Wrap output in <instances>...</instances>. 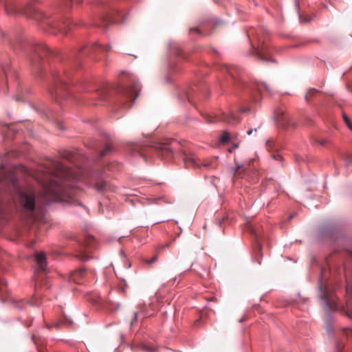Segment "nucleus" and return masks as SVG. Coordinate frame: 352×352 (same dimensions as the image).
Instances as JSON below:
<instances>
[{
	"label": "nucleus",
	"instance_id": "obj_1",
	"mask_svg": "<svg viewBox=\"0 0 352 352\" xmlns=\"http://www.w3.org/2000/svg\"><path fill=\"white\" fill-rule=\"evenodd\" d=\"M45 171L52 177L44 184L41 197L44 205L52 202H72L78 196L82 182L96 189L98 192L113 191V188L105 179L104 170H74L63 163L54 161L45 168Z\"/></svg>",
	"mask_w": 352,
	"mask_h": 352
},
{
	"label": "nucleus",
	"instance_id": "obj_34",
	"mask_svg": "<svg viewBox=\"0 0 352 352\" xmlns=\"http://www.w3.org/2000/svg\"><path fill=\"white\" fill-rule=\"evenodd\" d=\"M274 146L275 142L272 140H269L266 142V147L269 151L272 150Z\"/></svg>",
	"mask_w": 352,
	"mask_h": 352
},
{
	"label": "nucleus",
	"instance_id": "obj_24",
	"mask_svg": "<svg viewBox=\"0 0 352 352\" xmlns=\"http://www.w3.org/2000/svg\"><path fill=\"white\" fill-rule=\"evenodd\" d=\"M16 172H21L26 175H29L30 173L29 169L22 164L17 165L16 166Z\"/></svg>",
	"mask_w": 352,
	"mask_h": 352
},
{
	"label": "nucleus",
	"instance_id": "obj_29",
	"mask_svg": "<svg viewBox=\"0 0 352 352\" xmlns=\"http://www.w3.org/2000/svg\"><path fill=\"white\" fill-rule=\"evenodd\" d=\"M81 89L83 91H85V92H91V91H96V89H90L89 88V85L88 84V82H83L81 84Z\"/></svg>",
	"mask_w": 352,
	"mask_h": 352
},
{
	"label": "nucleus",
	"instance_id": "obj_22",
	"mask_svg": "<svg viewBox=\"0 0 352 352\" xmlns=\"http://www.w3.org/2000/svg\"><path fill=\"white\" fill-rule=\"evenodd\" d=\"M230 138V134L228 131H224L223 134L219 137V141L221 144L227 143Z\"/></svg>",
	"mask_w": 352,
	"mask_h": 352
},
{
	"label": "nucleus",
	"instance_id": "obj_37",
	"mask_svg": "<svg viewBox=\"0 0 352 352\" xmlns=\"http://www.w3.org/2000/svg\"><path fill=\"white\" fill-rule=\"evenodd\" d=\"M118 288L120 292H125V291L127 288V285L124 280L123 281V283H121V285L119 286Z\"/></svg>",
	"mask_w": 352,
	"mask_h": 352
},
{
	"label": "nucleus",
	"instance_id": "obj_2",
	"mask_svg": "<svg viewBox=\"0 0 352 352\" xmlns=\"http://www.w3.org/2000/svg\"><path fill=\"white\" fill-rule=\"evenodd\" d=\"M0 43H8L15 52L22 51L25 54L30 53L29 59L32 71L38 78L45 77V70L48 65L51 80L48 92L54 101H63V58L59 54L52 51L44 43L33 39L19 36L12 41L1 30Z\"/></svg>",
	"mask_w": 352,
	"mask_h": 352
},
{
	"label": "nucleus",
	"instance_id": "obj_28",
	"mask_svg": "<svg viewBox=\"0 0 352 352\" xmlns=\"http://www.w3.org/2000/svg\"><path fill=\"white\" fill-rule=\"evenodd\" d=\"M111 151V146L109 144H107L104 146V148L100 151V156L101 157L107 155Z\"/></svg>",
	"mask_w": 352,
	"mask_h": 352
},
{
	"label": "nucleus",
	"instance_id": "obj_58",
	"mask_svg": "<svg viewBox=\"0 0 352 352\" xmlns=\"http://www.w3.org/2000/svg\"><path fill=\"white\" fill-rule=\"evenodd\" d=\"M6 136H7V138H9V136L8 134H6Z\"/></svg>",
	"mask_w": 352,
	"mask_h": 352
},
{
	"label": "nucleus",
	"instance_id": "obj_50",
	"mask_svg": "<svg viewBox=\"0 0 352 352\" xmlns=\"http://www.w3.org/2000/svg\"><path fill=\"white\" fill-rule=\"evenodd\" d=\"M234 151V148H233V147H232V146H231L230 148H228V152H229L230 153H232Z\"/></svg>",
	"mask_w": 352,
	"mask_h": 352
},
{
	"label": "nucleus",
	"instance_id": "obj_42",
	"mask_svg": "<svg viewBox=\"0 0 352 352\" xmlns=\"http://www.w3.org/2000/svg\"><path fill=\"white\" fill-rule=\"evenodd\" d=\"M273 157L276 160H281L282 158H283L281 155H280L279 153H276V154L273 155Z\"/></svg>",
	"mask_w": 352,
	"mask_h": 352
},
{
	"label": "nucleus",
	"instance_id": "obj_27",
	"mask_svg": "<svg viewBox=\"0 0 352 352\" xmlns=\"http://www.w3.org/2000/svg\"><path fill=\"white\" fill-rule=\"evenodd\" d=\"M318 92H319V91L317 90V89H309L308 91H307V94H306V96H305L306 100H309V98L315 96Z\"/></svg>",
	"mask_w": 352,
	"mask_h": 352
},
{
	"label": "nucleus",
	"instance_id": "obj_30",
	"mask_svg": "<svg viewBox=\"0 0 352 352\" xmlns=\"http://www.w3.org/2000/svg\"><path fill=\"white\" fill-rule=\"evenodd\" d=\"M17 91H18V94L15 96V100L16 101H24L23 98L20 96V94H21V95L23 94V88L20 87Z\"/></svg>",
	"mask_w": 352,
	"mask_h": 352
},
{
	"label": "nucleus",
	"instance_id": "obj_8",
	"mask_svg": "<svg viewBox=\"0 0 352 352\" xmlns=\"http://www.w3.org/2000/svg\"><path fill=\"white\" fill-rule=\"evenodd\" d=\"M140 85L138 82L133 80L129 86H124L120 89L122 97L125 100L123 106L125 108H129L132 106L135 99L139 96Z\"/></svg>",
	"mask_w": 352,
	"mask_h": 352
},
{
	"label": "nucleus",
	"instance_id": "obj_18",
	"mask_svg": "<svg viewBox=\"0 0 352 352\" xmlns=\"http://www.w3.org/2000/svg\"><path fill=\"white\" fill-rule=\"evenodd\" d=\"M139 315H142L144 317H147V316H151L152 314H150V312L148 311V310H147L146 308H145V306L144 305H142L140 307V311H138V312H135L134 313V316L131 320V324H130V326L132 328L134 325L136 324V322L138 321V316Z\"/></svg>",
	"mask_w": 352,
	"mask_h": 352
},
{
	"label": "nucleus",
	"instance_id": "obj_16",
	"mask_svg": "<svg viewBox=\"0 0 352 352\" xmlns=\"http://www.w3.org/2000/svg\"><path fill=\"white\" fill-rule=\"evenodd\" d=\"M90 252L89 248L87 247L85 244H81L76 256L81 261H87L91 258L89 256Z\"/></svg>",
	"mask_w": 352,
	"mask_h": 352
},
{
	"label": "nucleus",
	"instance_id": "obj_3",
	"mask_svg": "<svg viewBox=\"0 0 352 352\" xmlns=\"http://www.w3.org/2000/svg\"><path fill=\"white\" fill-rule=\"evenodd\" d=\"M2 1L5 11L8 14H23L27 17L32 18L40 22L42 28L52 34L58 32L67 34L73 25V21L69 18H63L62 14L60 12L56 14L44 12L32 3L24 6L16 0Z\"/></svg>",
	"mask_w": 352,
	"mask_h": 352
},
{
	"label": "nucleus",
	"instance_id": "obj_57",
	"mask_svg": "<svg viewBox=\"0 0 352 352\" xmlns=\"http://www.w3.org/2000/svg\"><path fill=\"white\" fill-rule=\"evenodd\" d=\"M6 136H7V138H9V136L8 134H6Z\"/></svg>",
	"mask_w": 352,
	"mask_h": 352
},
{
	"label": "nucleus",
	"instance_id": "obj_19",
	"mask_svg": "<svg viewBox=\"0 0 352 352\" xmlns=\"http://www.w3.org/2000/svg\"><path fill=\"white\" fill-rule=\"evenodd\" d=\"M202 91H204L202 87H196L195 88H193V87L190 88V90L186 94L188 102H192V98L195 96L201 94V92H202Z\"/></svg>",
	"mask_w": 352,
	"mask_h": 352
},
{
	"label": "nucleus",
	"instance_id": "obj_45",
	"mask_svg": "<svg viewBox=\"0 0 352 352\" xmlns=\"http://www.w3.org/2000/svg\"><path fill=\"white\" fill-rule=\"evenodd\" d=\"M145 349L150 352H155V349L153 346H146Z\"/></svg>",
	"mask_w": 352,
	"mask_h": 352
},
{
	"label": "nucleus",
	"instance_id": "obj_33",
	"mask_svg": "<svg viewBox=\"0 0 352 352\" xmlns=\"http://www.w3.org/2000/svg\"><path fill=\"white\" fill-rule=\"evenodd\" d=\"M327 143V141L326 139H319V140H315V142H313V144H316V145H320V146H325Z\"/></svg>",
	"mask_w": 352,
	"mask_h": 352
},
{
	"label": "nucleus",
	"instance_id": "obj_26",
	"mask_svg": "<svg viewBox=\"0 0 352 352\" xmlns=\"http://www.w3.org/2000/svg\"><path fill=\"white\" fill-rule=\"evenodd\" d=\"M26 304H29L30 305H36V306H38L41 305V303L39 302V298L38 297L36 296V294H35L32 299L30 301H28L26 302Z\"/></svg>",
	"mask_w": 352,
	"mask_h": 352
},
{
	"label": "nucleus",
	"instance_id": "obj_46",
	"mask_svg": "<svg viewBox=\"0 0 352 352\" xmlns=\"http://www.w3.org/2000/svg\"><path fill=\"white\" fill-rule=\"evenodd\" d=\"M295 6H296V10L298 11H299V10H300L299 0H295Z\"/></svg>",
	"mask_w": 352,
	"mask_h": 352
},
{
	"label": "nucleus",
	"instance_id": "obj_38",
	"mask_svg": "<svg viewBox=\"0 0 352 352\" xmlns=\"http://www.w3.org/2000/svg\"><path fill=\"white\" fill-rule=\"evenodd\" d=\"M344 347V343L342 342H338L336 343V350L338 352H340Z\"/></svg>",
	"mask_w": 352,
	"mask_h": 352
},
{
	"label": "nucleus",
	"instance_id": "obj_43",
	"mask_svg": "<svg viewBox=\"0 0 352 352\" xmlns=\"http://www.w3.org/2000/svg\"><path fill=\"white\" fill-rule=\"evenodd\" d=\"M201 322V318H199L198 319H197L195 322H194V325L195 327H198Z\"/></svg>",
	"mask_w": 352,
	"mask_h": 352
},
{
	"label": "nucleus",
	"instance_id": "obj_31",
	"mask_svg": "<svg viewBox=\"0 0 352 352\" xmlns=\"http://www.w3.org/2000/svg\"><path fill=\"white\" fill-rule=\"evenodd\" d=\"M190 34L196 33V34H205L204 30L200 29L199 28H191L189 30Z\"/></svg>",
	"mask_w": 352,
	"mask_h": 352
},
{
	"label": "nucleus",
	"instance_id": "obj_15",
	"mask_svg": "<svg viewBox=\"0 0 352 352\" xmlns=\"http://www.w3.org/2000/svg\"><path fill=\"white\" fill-rule=\"evenodd\" d=\"M155 149L157 151V155H160L164 160H169L171 158L174 153L172 148L170 146L158 144Z\"/></svg>",
	"mask_w": 352,
	"mask_h": 352
},
{
	"label": "nucleus",
	"instance_id": "obj_11",
	"mask_svg": "<svg viewBox=\"0 0 352 352\" xmlns=\"http://www.w3.org/2000/svg\"><path fill=\"white\" fill-rule=\"evenodd\" d=\"M205 120H206V122H207L208 123H212V122H219V121H224V122H228L229 124H234V123L239 122V120L236 115H234L233 113H223L221 118L208 116L205 118Z\"/></svg>",
	"mask_w": 352,
	"mask_h": 352
},
{
	"label": "nucleus",
	"instance_id": "obj_49",
	"mask_svg": "<svg viewBox=\"0 0 352 352\" xmlns=\"http://www.w3.org/2000/svg\"><path fill=\"white\" fill-rule=\"evenodd\" d=\"M182 52L181 50H179L178 52H176L177 56H182Z\"/></svg>",
	"mask_w": 352,
	"mask_h": 352
},
{
	"label": "nucleus",
	"instance_id": "obj_47",
	"mask_svg": "<svg viewBox=\"0 0 352 352\" xmlns=\"http://www.w3.org/2000/svg\"><path fill=\"white\" fill-rule=\"evenodd\" d=\"M250 111V108H244V109H241V111H242V112H244V113L249 112Z\"/></svg>",
	"mask_w": 352,
	"mask_h": 352
},
{
	"label": "nucleus",
	"instance_id": "obj_52",
	"mask_svg": "<svg viewBox=\"0 0 352 352\" xmlns=\"http://www.w3.org/2000/svg\"><path fill=\"white\" fill-rule=\"evenodd\" d=\"M138 153L143 157L144 158L145 156H144V154L142 152V151H139Z\"/></svg>",
	"mask_w": 352,
	"mask_h": 352
},
{
	"label": "nucleus",
	"instance_id": "obj_51",
	"mask_svg": "<svg viewBox=\"0 0 352 352\" xmlns=\"http://www.w3.org/2000/svg\"><path fill=\"white\" fill-rule=\"evenodd\" d=\"M252 132H253V129H250V130H248V131L247 133H248V135H251V134L252 133Z\"/></svg>",
	"mask_w": 352,
	"mask_h": 352
},
{
	"label": "nucleus",
	"instance_id": "obj_23",
	"mask_svg": "<svg viewBox=\"0 0 352 352\" xmlns=\"http://www.w3.org/2000/svg\"><path fill=\"white\" fill-rule=\"evenodd\" d=\"M343 160L345 162L346 165H350L352 164V155L349 153H344L342 156Z\"/></svg>",
	"mask_w": 352,
	"mask_h": 352
},
{
	"label": "nucleus",
	"instance_id": "obj_21",
	"mask_svg": "<svg viewBox=\"0 0 352 352\" xmlns=\"http://www.w3.org/2000/svg\"><path fill=\"white\" fill-rule=\"evenodd\" d=\"M41 113L48 120H54L55 119V116L54 112H52L50 109L46 107H43V109H41Z\"/></svg>",
	"mask_w": 352,
	"mask_h": 352
},
{
	"label": "nucleus",
	"instance_id": "obj_17",
	"mask_svg": "<svg viewBox=\"0 0 352 352\" xmlns=\"http://www.w3.org/2000/svg\"><path fill=\"white\" fill-rule=\"evenodd\" d=\"M320 289L322 293L321 295V298L324 300L325 309L329 311L331 310L332 307L330 302V294L328 289L326 287L323 288V287L321 285L320 287Z\"/></svg>",
	"mask_w": 352,
	"mask_h": 352
},
{
	"label": "nucleus",
	"instance_id": "obj_36",
	"mask_svg": "<svg viewBox=\"0 0 352 352\" xmlns=\"http://www.w3.org/2000/svg\"><path fill=\"white\" fill-rule=\"evenodd\" d=\"M10 182H11V184H12V186L16 187L18 184V179H17L16 176L14 175H12Z\"/></svg>",
	"mask_w": 352,
	"mask_h": 352
},
{
	"label": "nucleus",
	"instance_id": "obj_53",
	"mask_svg": "<svg viewBox=\"0 0 352 352\" xmlns=\"http://www.w3.org/2000/svg\"><path fill=\"white\" fill-rule=\"evenodd\" d=\"M32 340L34 341V343H36V341H35V335H32Z\"/></svg>",
	"mask_w": 352,
	"mask_h": 352
},
{
	"label": "nucleus",
	"instance_id": "obj_6",
	"mask_svg": "<svg viewBox=\"0 0 352 352\" xmlns=\"http://www.w3.org/2000/svg\"><path fill=\"white\" fill-rule=\"evenodd\" d=\"M19 204L23 213L25 214L28 219L34 218V211L36 206V197L34 192L30 190H22L19 193Z\"/></svg>",
	"mask_w": 352,
	"mask_h": 352
},
{
	"label": "nucleus",
	"instance_id": "obj_39",
	"mask_svg": "<svg viewBox=\"0 0 352 352\" xmlns=\"http://www.w3.org/2000/svg\"><path fill=\"white\" fill-rule=\"evenodd\" d=\"M157 259V256L155 255L154 256H153L151 259H148V260H146V262L148 264H153V263H155Z\"/></svg>",
	"mask_w": 352,
	"mask_h": 352
},
{
	"label": "nucleus",
	"instance_id": "obj_32",
	"mask_svg": "<svg viewBox=\"0 0 352 352\" xmlns=\"http://www.w3.org/2000/svg\"><path fill=\"white\" fill-rule=\"evenodd\" d=\"M94 94V97L98 98L100 100H104L107 97L106 93L104 91L100 92H96Z\"/></svg>",
	"mask_w": 352,
	"mask_h": 352
},
{
	"label": "nucleus",
	"instance_id": "obj_41",
	"mask_svg": "<svg viewBox=\"0 0 352 352\" xmlns=\"http://www.w3.org/2000/svg\"><path fill=\"white\" fill-rule=\"evenodd\" d=\"M7 286V282L5 280H0V290L1 291L3 289V287Z\"/></svg>",
	"mask_w": 352,
	"mask_h": 352
},
{
	"label": "nucleus",
	"instance_id": "obj_40",
	"mask_svg": "<svg viewBox=\"0 0 352 352\" xmlns=\"http://www.w3.org/2000/svg\"><path fill=\"white\" fill-rule=\"evenodd\" d=\"M346 292L352 296V283H348L346 286Z\"/></svg>",
	"mask_w": 352,
	"mask_h": 352
},
{
	"label": "nucleus",
	"instance_id": "obj_35",
	"mask_svg": "<svg viewBox=\"0 0 352 352\" xmlns=\"http://www.w3.org/2000/svg\"><path fill=\"white\" fill-rule=\"evenodd\" d=\"M343 119L345 122V123L347 124L348 127L352 130V124H351V122L350 121V119L349 118V117L346 115V114H343Z\"/></svg>",
	"mask_w": 352,
	"mask_h": 352
},
{
	"label": "nucleus",
	"instance_id": "obj_54",
	"mask_svg": "<svg viewBox=\"0 0 352 352\" xmlns=\"http://www.w3.org/2000/svg\"><path fill=\"white\" fill-rule=\"evenodd\" d=\"M39 285L38 280H36V287H37Z\"/></svg>",
	"mask_w": 352,
	"mask_h": 352
},
{
	"label": "nucleus",
	"instance_id": "obj_55",
	"mask_svg": "<svg viewBox=\"0 0 352 352\" xmlns=\"http://www.w3.org/2000/svg\"><path fill=\"white\" fill-rule=\"evenodd\" d=\"M240 167H241V166H238V167H237V168H236V170L235 171L236 172V171H237V170L240 168Z\"/></svg>",
	"mask_w": 352,
	"mask_h": 352
},
{
	"label": "nucleus",
	"instance_id": "obj_14",
	"mask_svg": "<svg viewBox=\"0 0 352 352\" xmlns=\"http://www.w3.org/2000/svg\"><path fill=\"white\" fill-rule=\"evenodd\" d=\"M35 261L37 264V271L47 273V258L44 252H37L35 254Z\"/></svg>",
	"mask_w": 352,
	"mask_h": 352
},
{
	"label": "nucleus",
	"instance_id": "obj_44",
	"mask_svg": "<svg viewBox=\"0 0 352 352\" xmlns=\"http://www.w3.org/2000/svg\"><path fill=\"white\" fill-rule=\"evenodd\" d=\"M59 326H60V323L57 322V323H55V324H54L52 325H47V328L48 329H51V328H53V327L58 328Z\"/></svg>",
	"mask_w": 352,
	"mask_h": 352
},
{
	"label": "nucleus",
	"instance_id": "obj_48",
	"mask_svg": "<svg viewBox=\"0 0 352 352\" xmlns=\"http://www.w3.org/2000/svg\"><path fill=\"white\" fill-rule=\"evenodd\" d=\"M232 147H233V148L235 150L236 148H237L239 147V144L234 142V143H232Z\"/></svg>",
	"mask_w": 352,
	"mask_h": 352
},
{
	"label": "nucleus",
	"instance_id": "obj_56",
	"mask_svg": "<svg viewBox=\"0 0 352 352\" xmlns=\"http://www.w3.org/2000/svg\"><path fill=\"white\" fill-rule=\"evenodd\" d=\"M168 244L163 245V247H168Z\"/></svg>",
	"mask_w": 352,
	"mask_h": 352
},
{
	"label": "nucleus",
	"instance_id": "obj_20",
	"mask_svg": "<svg viewBox=\"0 0 352 352\" xmlns=\"http://www.w3.org/2000/svg\"><path fill=\"white\" fill-rule=\"evenodd\" d=\"M83 0H64L60 5L61 12H67L70 10L74 3H79Z\"/></svg>",
	"mask_w": 352,
	"mask_h": 352
},
{
	"label": "nucleus",
	"instance_id": "obj_4",
	"mask_svg": "<svg viewBox=\"0 0 352 352\" xmlns=\"http://www.w3.org/2000/svg\"><path fill=\"white\" fill-rule=\"evenodd\" d=\"M251 45V54L256 56L258 60L264 63H274L272 56V50L267 44L270 40V33L264 27L252 28L247 32Z\"/></svg>",
	"mask_w": 352,
	"mask_h": 352
},
{
	"label": "nucleus",
	"instance_id": "obj_9",
	"mask_svg": "<svg viewBox=\"0 0 352 352\" xmlns=\"http://www.w3.org/2000/svg\"><path fill=\"white\" fill-rule=\"evenodd\" d=\"M1 67L3 76L8 80H14L16 78V71L11 66L10 59L8 56H4L1 59Z\"/></svg>",
	"mask_w": 352,
	"mask_h": 352
},
{
	"label": "nucleus",
	"instance_id": "obj_10",
	"mask_svg": "<svg viewBox=\"0 0 352 352\" xmlns=\"http://www.w3.org/2000/svg\"><path fill=\"white\" fill-rule=\"evenodd\" d=\"M274 116L277 122L284 128H289L293 124L288 114L282 108L277 109L275 111Z\"/></svg>",
	"mask_w": 352,
	"mask_h": 352
},
{
	"label": "nucleus",
	"instance_id": "obj_5",
	"mask_svg": "<svg viewBox=\"0 0 352 352\" xmlns=\"http://www.w3.org/2000/svg\"><path fill=\"white\" fill-rule=\"evenodd\" d=\"M226 72L234 79L236 86L241 87L250 94L253 102H256L259 99L263 91H266L270 94H272V90L265 82H253L251 85L247 84L240 76L241 69L236 66L225 65L223 66Z\"/></svg>",
	"mask_w": 352,
	"mask_h": 352
},
{
	"label": "nucleus",
	"instance_id": "obj_12",
	"mask_svg": "<svg viewBox=\"0 0 352 352\" xmlns=\"http://www.w3.org/2000/svg\"><path fill=\"white\" fill-rule=\"evenodd\" d=\"M87 276V270L85 268H80L71 273L69 276V281L74 282L76 284H82Z\"/></svg>",
	"mask_w": 352,
	"mask_h": 352
},
{
	"label": "nucleus",
	"instance_id": "obj_13",
	"mask_svg": "<svg viewBox=\"0 0 352 352\" xmlns=\"http://www.w3.org/2000/svg\"><path fill=\"white\" fill-rule=\"evenodd\" d=\"M184 164L187 167H198L206 166L208 167V163H201L200 160L195 155H185L184 157Z\"/></svg>",
	"mask_w": 352,
	"mask_h": 352
},
{
	"label": "nucleus",
	"instance_id": "obj_7",
	"mask_svg": "<svg viewBox=\"0 0 352 352\" xmlns=\"http://www.w3.org/2000/svg\"><path fill=\"white\" fill-rule=\"evenodd\" d=\"M125 18L122 11L111 9L108 13L100 16L99 21L94 22L91 25L98 27H107L110 24L124 23Z\"/></svg>",
	"mask_w": 352,
	"mask_h": 352
},
{
	"label": "nucleus",
	"instance_id": "obj_25",
	"mask_svg": "<svg viewBox=\"0 0 352 352\" xmlns=\"http://www.w3.org/2000/svg\"><path fill=\"white\" fill-rule=\"evenodd\" d=\"M12 303L14 306L19 309H23L25 307V302L23 300H13Z\"/></svg>",
	"mask_w": 352,
	"mask_h": 352
}]
</instances>
